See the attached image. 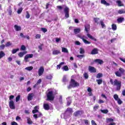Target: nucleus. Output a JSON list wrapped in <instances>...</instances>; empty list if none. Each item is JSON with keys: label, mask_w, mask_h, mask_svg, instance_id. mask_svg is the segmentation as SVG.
Returning a JSON list of instances; mask_svg holds the SVG:
<instances>
[{"label": "nucleus", "mask_w": 125, "mask_h": 125, "mask_svg": "<svg viewBox=\"0 0 125 125\" xmlns=\"http://www.w3.org/2000/svg\"><path fill=\"white\" fill-rule=\"evenodd\" d=\"M62 52H64V53H68V52H69V51H68V49L64 47L62 48Z\"/></svg>", "instance_id": "obj_24"}, {"label": "nucleus", "mask_w": 125, "mask_h": 125, "mask_svg": "<svg viewBox=\"0 0 125 125\" xmlns=\"http://www.w3.org/2000/svg\"><path fill=\"white\" fill-rule=\"evenodd\" d=\"M125 19L124 18H119L117 19V21L118 22V23H122V22H123V21H124Z\"/></svg>", "instance_id": "obj_25"}, {"label": "nucleus", "mask_w": 125, "mask_h": 125, "mask_svg": "<svg viewBox=\"0 0 125 125\" xmlns=\"http://www.w3.org/2000/svg\"><path fill=\"white\" fill-rule=\"evenodd\" d=\"M44 68L42 66H41L38 70L39 76H42L43 74Z\"/></svg>", "instance_id": "obj_8"}, {"label": "nucleus", "mask_w": 125, "mask_h": 125, "mask_svg": "<svg viewBox=\"0 0 125 125\" xmlns=\"http://www.w3.org/2000/svg\"><path fill=\"white\" fill-rule=\"evenodd\" d=\"M57 8L59 10H62L63 8H64V5L62 6H57Z\"/></svg>", "instance_id": "obj_45"}, {"label": "nucleus", "mask_w": 125, "mask_h": 125, "mask_svg": "<svg viewBox=\"0 0 125 125\" xmlns=\"http://www.w3.org/2000/svg\"><path fill=\"white\" fill-rule=\"evenodd\" d=\"M9 106L10 109H12L13 110L15 109V104H14V102H13V101H9Z\"/></svg>", "instance_id": "obj_6"}, {"label": "nucleus", "mask_w": 125, "mask_h": 125, "mask_svg": "<svg viewBox=\"0 0 125 125\" xmlns=\"http://www.w3.org/2000/svg\"><path fill=\"white\" fill-rule=\"evenodd\" d=\"M14 28L15 29V30L17 31H21V26H20L15 25Z\"/></svg>", "instance_id": "obj_21"}, {"label": "nucleus", "mask_w": 125, "mask_h": 125, "mask_svg": "<svg viewBox=\"0 0 125 125\" xmlns=\"http://www.w3.org/2000/svg\"><path fill=\"white\" fill-rule=\"evenodd\" d=\"M113 97H114L115 100H116V101H117V100H118V99H120V98H119V96H118L117 94H114L113 96Z\"/></svg>", "instance_id": "obj_43"}, {"label": "nucleus", "mask_w": 125, "mask_h": 125, "mask_svg": "<svg viewBox=\"0 0 125 125\" xmlns=\"http://www.w3.org/2000/svg\"><path fill=\"white\" fill-rule=\"evenodd\" d=\"M98 54V48L93 49L91 52V54H92V55H94V54Z\"/></svg>", "instance_id": "obj_14"}, {"label": "nucleus", "mask_w": 125, "mask_h": 125, "mask_svg": "<svg viewBox=\"0 0 125 125\" xmlns=\"http://www.w3.org/2000/svg\"><path fill=\"white\" fill-rule=\"evenodd\" d=\"M82 114H83V112H82V111L78 110L77 111H75L73 115L75 117H79L81 116Z\"/></svg>", "instance_id": "obj_9"}, {"label": "nucleus", "mask_w": 125, "mask_h": 125, "mask_svg": "<svg viewBox=\"0 0 125 125\" xmlns=\"http://www.w3.org/2000/svg\"><path fill=\"white\" fill-rule=\"evenodd\" d=\"M25 70H27V71H32L33 70V66H28L25 68Z\"/></svg>", "instance_id": "obj_35"}, {"label": "nucleus", "mask_w": 125, "mask_h": 125, "mask_svg": "<svg viewBox=\"0 0 125 125\" xmlns=\"http://www.w3.org/2000/svg\"><path fill=\"white\" fill-rule=\"evenodd\" d=\"M64 62H62L60 64L57 65V69L58 70H59L61 68V66H62V65H64Z\"/></svg>", "instance_id": "obj_27"}, {"label": "nucleus", "mask_w": 125, "mask_h": 125, "mask_svg": "<svg viewBox=\"0 0 125 125\" xmlns=\"http://www.w3.org/2000/svg\"><path fill=\"white\" fill-rule=\"evenodd\" d=\"M83 77L85 78L86 80H87L88 79V74L85 72L83 74Z\"/></svg>", "instance_id": "obj_44"}, {"label": "nucleus", "mask_w": 125, "mask_h": 125, "mask_svg": "<svg viewBox=\"0 0 125 125\" xmlns=\"http://www.w3.org/2000/svg\"><path fill=\"white\" fill-rule=\"evenodd\" d=\"M22 10H23L22 7H20V8H19L17 11L18 14H21V13L22 12Z\"/></svg>", "instance_id": "obj_30"}, {"label": "nucleus", "mask_w": 125, "mask_h": 125, "mask_svg": "<svg viewBox=\"0 0 125 125\" xmlns=\"http://www.w3.org/2000/svg\"><path fill=\"white\" fill-rule=\"evenodd\" d=\"M94 62H95V63H97L98 64H100V65H101L104 63V62L102 61V60L100 59H96L94 61Z\"/></svg>", "instance_id": "obj_12"}, {"label": "nucleus", "mask_w": 125, "mask_h": 125, "mask_svg": "<svg viewBox=\"0 0 125 125\" xmlns=\"http://www.w3.org/2000/svg\"><path fill=\"white\" fill-rule=\"evenodd\" d=\"M62 69L63 71H69V68H68V66L65 65L62 67Z\"/></svg>", "instance_id": "obj_38"}, {"label": "nucleus", "mask_w": 125, "mask_h": 125, "mask_svg": "<svg viewBox=\"0 0 125 125\" xmlns=\"http://www.w3.org/2000/svg\"><path fill=\"white\" fill-rule=\"evenodd\" d=\"M119 71L120 72V73L122 74H124L125 72V70L124 69V68L120 67L119 68Z\"/></svg>", "instance_id": "obj_37"}, {"label": "nucleus", "mask_w": 125, "mask_h": 125, "mask_svg": "<svg viewBox=\"0 0 125 125\" xmlns=\"http://www.w3.org/2000/svg\"><path fill=\"white\" fill-rule=\"evenodd\" d=\"M20 95H18V96L16 97V102H18L19 100H20Z\"/></svg>", "instance_id": "obj_49"}, {"label": "nucleus", "mask_w": 125, "mask_h": 125, "mask_svg": "<svg viewBox=\"0 0 125 125\" xmlns=\"http://www.w3.org/2000/svg\"><path fill=\"white\" fill-rule=\"evenodd\" d=\"M103 77V74L102 73H98L97 75L96 78L97 79H100V78H102Z\"/></svg>", "instance_id": "obj_33"}, {"label": "nucleus", "mask_w": 125, "mask_h": 125, "mask_svg": "<svg viewBox=\"0 0 125 125\" xmlns=\"http://www.w3.org/2000/svg\"><path fill=\"white\" fill-rule=\"evenodd\" d=\"M98 84H101L103 82L102 79H98L96 80Z\"/></svg>", "instance_id": "obj_34"}, {"label": "nucleus", "mask_w": 125, "mask_h": 125, "mask_svg": "<svg viewBox=\"0 0 125 125\" xmlns=\"http://www.w3.org/2000/svg\"><path fill=\"white\" fill-rule=\"evenodd\" d=\"M21 50H22L24 51V50H26V46L24 45H22L21 48Z\"/></svg>", "instance_id": "obj_47"}, {"label": "nucleus", "mask_w": 125, "mask_h": 125, "mask_svg": "<svg viewBox=\"0 0 125 125\" xmlns=\"http://www.w3.org/2000/svg\"><path fill=\"white\" fill-rule=\"evenodd\" d=\"M101 25L102 26V28H104L105 27V24L103 21H101Z\"/></svg>", "instance_id": "obj_48"}, {"label": "nucleus", "mask_w": 125, "mask_h": 125, "mask_svg": "<svg viewBox=\"0 0 125 125\" xmlns=\"http://www.w3.org/2000/svg\"><path fill=\"white\" fill-rule=\"evenodd\" d=\"M33 97H34V93H29L28 94V95L27 97V100L28 101H31V100H33Z\"/></svg>", "instance_id": "obj_11"}, {"label": "nucleus", "mask_w": 125, "mask_h": 125, "mask_svg": "<svg viewBox=\"0 0 125 125\" xmlns=\"http://www.w3.org/2000/svg\"><path fill=\"white\" fill-rule=\"evenodd\" d=\"M84 28L86 33H88V31H89V29H90V25H89V24H86L84 26Z\"/></svg>", "instance_id": "obj_18"}, {"label": "nucleus", "mask_w": 125, "mask_h": 125, "mask_svg": "<svg viewBox=\"0 0 125 125\" xmlns=\"http://www.w3.org/2000/svg\"><path fill=\"white\" fill-rule=\"evenodd\" d=\"M14 98V96L13 95H11L9 97V100L10 101H12V100Z\"/></svg>", "instance_id": "obj_59"}, {"label": "nucleus", "mask_w": 125, "mask_h": 125, "mask_svg": "<svg viewBox=\"0 0 125 125\" xmlns=\"http://www.w3.org/2000/svg\"><path fill=\"white\" fill-rule=\"evenodd\" d=\"M5 56V54L4 53V52H3V51H1L0 52V59H1V58H2V57Z\"/></svg>", "instance_id": "obj_26"}, {"label": "nucleus", "mask_w": 125, "mask_h": 125, "mask_svg": "<svg viewBox=\"0 0 125 125\" xmlns=\"http://www.w3.org/2000/svg\"><path fill=\"white\" fill-rule=\"evenodd\" d=\"M101 3H102V4H104V5H105L106 6H110V3L107 2L105 0H101Z\"/></svg>", "instance_id": "obj_13"}, {"label": "nucleus", "mask_w": 125, "mask_h": 125, "mask_svg": "<svg viewBox=\"0 0 125 125\" xmlns=\"http://www.w3.org/2000/svg\"><path fill=\"white\" fill-rule=\"evenodd\" d=\"M101 112L102 113H103V114H107L109 111H108V109H104V110H101Z\"/></svg>", "instance_id": "obj_36"}, {"label": "nucleus", "mask_w": 125, "mask_h": 125, "mask_svg": "<svg viewBox=\"0 0 125 125\" xmlns=\"http://www.w3.org/2000/svg\"><path fill=\"white\" fill-rule=\"evenodd\" d=\"M17 51H19V48L14 49L12 50V54H15Z\"/></svg>", "instance_id": "obj_29"}, {"label": "nucleus", "mask_w": 125, "mask_h": 125, "mask_svg": "<svg viewBox=\"0 0 125 125\" xmlns=\"http://www.w3.org/2000/svg\"><path fill=\"white\" fill-rule=\"evenodd\" d=\"M26 18H27V19H29V18H30V14H29V13L28 12H27Z\"/></svg>", "instance_id": "obj_63"}, {"label": "nucleus", "mask_w": 125, "mask_h": 125, "mask_svg": "<svg viewBox=\"0 0 125 125\" xmlns=\"http://www.w3.org/2000/svg\"><path fill=\"white\" fill-rule=\"evenodd\" d=\"M83 122H84L85 125H88V120L86 119H84L83 120Z\"/></svg>", "instance_id": "obj_50"}, {"label": "nucleus", "mask_w": 125, "mask_h": 125, "mask_svg": "<svg viewBox=\"0 0 125 125\" xmlns=\"http://www.w3.org/2000/svg\"><path fill=\"white\" fill-rule=\"evenodd\" d=\"M87 36L88 37V38H89V39H90L91 40H92L93 41H94L95 42H96V41H97V40H96V39H95L94 37H92V36H91V35H90L89 34H87Z\"/></svg>", "instance_id": "obj_19"}, {"label": "nucleus", "mask_w": 125, "mask_h": 125, "mask_svg": "<svg viewBox=\"0 0 125 125\" xmlns=\"http://www.w3.org/2000/svg\"><path fill=\"white\" fill-rule=\"evenodd\" d=\"M99 107V105L98 104H97L94 106V111H96L97 109Z\"/></svg>", "instance_id": "obj_53"}, {"label": "nucleus", "mask_w": 125, "mask_h": 125, "mask_svg": "<svg viewBox=\"0 0 125 125\" xmlns=\"http://www.w3.org/2000/svg\"><path fill=\"white\" fill-rule=\"evenodd\" d=\"M43 45L42 44L41 45L39 46L38 48H39V49L40 50H42V46Z\"/></svg>", "instance_id": "obj_62"}, {"label": "nucleus", "mask_w": 125, "mask_h": 125, "mask_svg": "<svg viewBox=\"0 0 125 125\" xmlns=\"http://www.w3.org/2000/svg\"><path fill=\"white\" fill-rule=\"evenodd\" d=\"M118 13H119V14H124V13H125V10H124V9L119 10L118 11Z\"/></svg>", "instance_id": "obj_40"}, {"label": "nucleus", "mask_w": 125, "mask_h": 125, "mask_svg": "<svg viewBox=\"0 0 125 125\" xmlns=\"http://www.w3.org/2000/svg\"><path fill=\"white\" fill-rule=\"evenodd\" d=\"M4 47H5V45H4V44H2L0 46V49L1 50L4 49Z\"/></svg>", "instance_id": "obj_57"}, {"label": "nucleus", "mask_w": 125, "mask_h": 125, "mask_svg": "<svg viewBox=\"0 0 125 125\" xmlns=\"http://www.w3.org/2000/svg\"><path fill=\"white\" fill-rule=\"evenodd\" d=\"M62 82H63V83L67 82V78H66V75H64L63 76L62 79Z\"/></svg>", "instance_id": "obj_52"}, {"label": "nucleus", "mask_w": 125, "mask_h": 125, "mask_svg": "<svg viewBox=\"0 0 125 125\" xmlns=\"http://www.w3.org/2000/svg\"><path fill=\"white\" fill-rule=\"evenodd\" d=\"M27 124L28 125H32L33 124V121L31 120V118L29 117H27Z\"/></svg>", "instance_id": "obj_23"}, {"label": "nucleus", "mask_w": 125, "mask_h": 125, "mask_svg": "<svg viewBox=\"0 0 125 125\" xmlns=\"http://www.w3.org/2000/svg\"><path fill=\"white\" fill-rule=\"evenodd\" d=\"M33 56H34L33 54L26 55L24 57V61L25 62H28V59L29 58H33Z\"/></svg>", "instance_id": "obj_7"}, {"label": "nucleus", "mask_w": 125, "mask_h": 125, "mask_svg": "<svg viewBox=\"0 0 125 125\" xmlns=\"http://www.w3.org/2000/svg\"><path fill=\"white\" fill-rule=\"evenodd\" d=\"M53 55H58V54H60V50H54L52 52Z\"/></svg>", "instance_id": "obj_17"}, {"label": "nucleus", "mask_w": 125, "mask_h": 125, "mask_svg": "<svg viewBox=\"0 0 125 125\" xmlns=\"http://www.w3.org/2000/svg\"><path fill=\"white\" fill-rule=\"evenodd\" d=\"M80 54H84L85 51H84V49H83V48H80Z\"/></svg>", "instance_id": "obj_42"}, {"label": "nucleus", "mask_w": 125, "mask_h": 125, "mask_svg": "<svg viewBox=\"0 0 125 125\" xmlns=\"http://www.w3.org/2000/svg\"><path fill=\"white\" fill-rule=\"evenodd\" d=\"M11 44H12V43H11L10 42H8L6 43L5 46H6V47H7L8 46H10V45H11Z\"/></svg>", "instance_id": "obj_51"}, {"label": "nucleus", "mask_w": 125, "mask_h": 125, "mask_svg": "<svg viewBox=\"0 0 125 125\" xmlns=\"http://www.w3.org/2000/svg\"><path fill=\"white\" fill-rule=\"evenodd\" d=\"M77 57L78 58H79V59H82L84 57V55H78L77 56Z\"/></svg>", "instance_id": "obj_41"}, {"label": "nucleus", "mask_w": 125, "mask_h": 125, "mask_svg": "<svg viewBox=\"0 0 125 125\" xmlns=\"http://www.w3.org/2000/svg\"><path fill=\"white\" fill-rule=\"evenodd\" d=\"M64 12L65 13V18H69V8H68V7L65 6L64 8Z\"/></svg>", "instance_id": "obj_5"}, {"label": "nucleus", "mask_w": 125, "mask_h": 125, "mask_svg": "<svg viewBox=\"0 0 125 125\" xmlns=\"http://www.w3.org/2000/svg\"><path fill=\"white\" fill-rule=\"evenodd\" d=\"M35 38H36V39H41V35H40V34H37V35L35 36Z\"/></svg>", "instance_id": "obj_60"}, {"label": "nucleus", "mask_w": 125, "mask_h": 125, "mask_svg": "<svg viewBox=\"0 0 125 125\" xmlns=\"http://www.w3.org/2000/svg\"><path fill=\"white\" fill-rule=\"evenodd\" d=\"M41 30L43 32V33H46V32H47V29H46V28H42Z\"/></svg>", "instance_id": "obj_56"}, {"label": "nucleus", "mask_w": 125, "mask_h": 125, "mask_svg": "<svg viewBox=\"0 0 125 125\" xmlns=\"http://www.w3.org/2000/svg\"><path fill=\"white\" fill-rule=\"evenodd\" d=\"M116 101H117V103L119 104V105H121L123 104V101L121 100V99H118Z\"/></svg>", "instance_id": "obj_46"}, {"label": "nucleus", "mask_w": 125, "mask_h": 125, "mask_svg": "<svg viewBox=\"0 0 125 125\" xmlns=\"http://www.w3.org/2000/svg\"><path fill=\"white\" fill-rule=\"evenodd\" d=\"M110 83L113 85H116L117 90H120V89H121V86H122V82L121 81H119L118 80L115 79L113 82V79H111L110 80Z\"/></svg>", "instance_id": "obj_1"}, {"label": "nucleus", "mask_w": 125, "mask_h": 125, "mask_svg": "<svg viewBox=\"0 0 125 125\" xmlns=\"http://www.w3.org/2000/svg\"><path fill=\"white\" fill-rule=\"evenodd\" d=\"M81 32V28H75L74 29V33L76 35V34H79Z\"/></svg>", "instance_id": "obj_20"}, {"label": "nucleus", "mask_w": 125, "mask_h": 125, "mask_svg": "<svg viewBox=\"0 0 125 125\" xmlns=\"http://www.w3.org/2000/svg\"><path fill=\"white\" fill-rule=\"evenodd\" d=\"M112 29L113 31H116L117 30V25L115 24H112Z\"/></svg>", "instance_id": "obj_28"}, {"label": "nucleus", "mask_w": 125, "mask_h": 125, "mask_svg": "<svg viewBox=\"0 0 125 125\" xmlns=\"http://www.w3.org/2000/svg\"><path fill=\"white\" fill-rule=\"evenodd\" d=\"M39 112V110L38 109H34L32 110L33 114H36V113Z\"/></svg>", "instance_id": "obj_55"}, {"label": "nucleus", "mask_w": 125, "mask_h": 125, "mask_svg": "<svg viewBox=\"0 0 125 125\" xmlns=\"http://www.w3.org/2000/svg\"><path fill=\"white\" fill-rule=\"evenodd\" d=\"M72 113H73V109L71 108H67L66 111L64 112V117H70L72 116Z\"/></svg>", "instance_id": "obj_4"}, {"label": "nucleus", "mask_w": 125, "mask_h": 125, "mask_svg": "<svg viewBox=\"0 0 125 125\" xmlns=\"http://www.w3.org/2000/svg\"><path fill=\"white\" fill-rule=\"evenodd\" d=\"M53 78L52 75L49 74L46 76V79H47V80H52Z\"/></svg>", "instance_id": "obj_31"}, {"label": "nucleus", "mask_w": 125, "mask_h": 125, "mask_svg": "<svg viewBox=\"0 0 125 125\" xmlns=\"http://www.w3.org/2000/svg\"><path fill=\"white\" fill-rule=\"evenodd\" d=\"M25 54H27V51L21 52L18 54V56L19 57L22 58Z\"/></svg>", "instance_id": "obj_15"}, {"label": "nucleus", "mask_w": 125, "mask_h": 125, "mask_svg": "<svg viewBox=\"0 0 125 125\" xmlns=\"http://www.w3.org/2000/svg\"><path fill=\"white\" fill-rule=\"evenodd\" d=\"M83 42H84V43H85V44H90L91 42L89 41H88L86 40H83Z\"/></svg>", "instance_id": "obj_39"}, {"label": "nucleus", "mask_w": 125, "mask_h": 125, "mask_svg": "<svg viewBox=\"0 0 125 125\" xmlns=\"http://www.w3.org/2000/svg\"><path fill=\"white\" fill-rule=\"evenodd\" d=\"M37 115V116H38V118H40V117H42V113L39 112V111Z\"/></svg>", "instance_id": "obj_58"}, {"label": "nucleus", "mask_w": 125, "mask_h": 125, "mask_svg": "<svg viewBox=\"0 0 125 125\" xmlns=\"http://www.w3.org/2000/svg\"><path fill=\"white\" fill-rule=\"evenodd\" d=\"M91 125H97L96 123H95V121L94 120H92L91 121Z\"/></svg>", "instance_id": "obj_61"}, {"label": "nucleus", "mask_w": 125, "mask_h": 125, "mask_svg": "<svg viewBox=\"0 0 125 125\" xmlns=\"http://www.w3.org/2000/svg\"><path fill=\"white\" fill-rule=\"evenodd\" d=\"M77 86H80V84L73 79H71L69 85L68 86V89L72 88V87H76Z\"/></svg>", "instance_id": "obj_2"}, {"label": "nucleus", "mask_w": 125, "mask_h": 125, "mask_svg": "<svg viewBox=\"0 0 125 125\" xmlns=\"http://www.w3.org/2000/svg\"><path fill=\"white\" fill-rule=\"evenodd\" d=\"M54 93V91H53V90L49 91L48 92L47 94V98L48 100L52 101L53 99H54V96L53 95Z\"/></svg>", "instance_id": "obj_3"}, {"label": "nucleus", "mask_w": 125, "mask_h": 125, "mask_svg": "<svg viewBox=\"0 0 125 125\" xmlns=\"http://www.w3.org/2000/svg\"><path fill=\"white\" fill-rule=\"evenodd\" d=\"M94 21L95 22V23H98V21H99V18H95L94 19Z\"/></svg>", "instance_id": "obj_54"}, {"label": "nucleus", "mask_w": 125, "mask_h": 125, "mask_svg": "<svg viewBox=\"0 0 125 125\" xmlns=\"http://www.w3.org/2000/svg\"><path fill=\"white\" fill-rule=\"evenodd\" d=\"M116 3L118 4V6H124V4H123V2H122L120 0H118L116 1Z\"/></svg>", "instance_id": "obj_22"}, {"label": "nucleus", "mask_w": 125, "mask_h": 125, "mask_svg": "<svg viewBox=\"0 0 125 125\" xmlns=\"http://www.w3.org/2000/svg\"><path fill=\"white\" fill-rule=\"evenodd\" d=\"M115 74L117 77H122V74L120 71H116Z\"/></svg>", "instance_id": "obj_32"}, {"label": "nucleus", "mask_w": 125, "mask_h": 125, "mask_svg": "<svg viewBox=\"0 0 125 125\" xmlns=\"http://www.w3.org/2000/svg\"><path fill=\"white\" fill-rule=\"evenodd\" d=\"M43 108L45 110H49V109H50L49 104H44Z\"/></svg>", "instance_id": "obj_16"}, {"label": "nucleus", "mask_w": 125, "mask_h": 125, "mask_svg": "<svg viewBox=\"0 0 125 125\" xmlns=\"http://www.w3.org/2000/svg\"><path fill=\"white\" fill-rule=\"evenodd\" d=\"M11 125H18V124L15 122H13L11 123Z\"/></svg>", "instance_id": "obj_64"}, {"label": "nucleus", "mask_w": 125, "mask_h": 125, "mask_svg": "<svg viewBox=\"0 0 125 125\" xmlns=\"http://www.w3.org/2000/svg\"><path fill=\"white\" fill-rule=\"evenodd\" d=\"M88 70H89V72H90L91 73H96V69H95V68H94V67L89 66Z\"/></svg>", "instance_id": "obj_10"}]
</instances>
